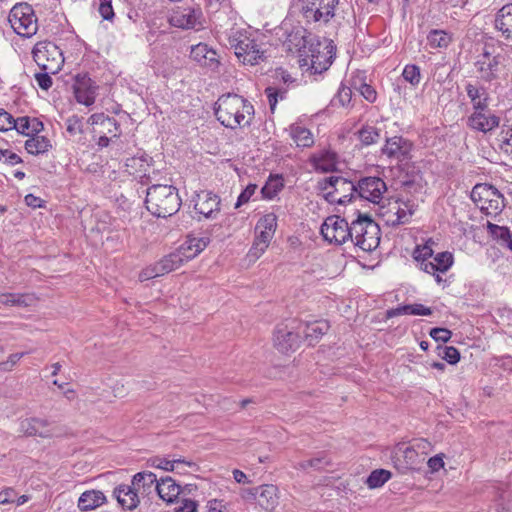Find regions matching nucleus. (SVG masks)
I'll return each mask as SVG.
<instances>
[{
    "label": "nucleus",
    "instance_id": "60",
    "mask_svg": "<svg viewBox=\"0 0 512 512\" xmlns=\"http://www.w3.org/2000/svg\"><path fill=\"white\" fill-rule=\"evenodd\" d=\"M98 10L105 20H111L114 17L111 0H99Z\"/></svg>",
    "mask_w": 512,
    "mask_h": 512
},
{
    "label": "nucleus",
    "instance_id": "45",
    "mask_svg": "<svg viewBox=\"0 0 512 512\" xmlns=\"http://www.w3.org/2000/svg\"><path fill=\"white\" fill-rule=\"evenodd\" d=\"M391 477V473L385 469H376L371 472L366 480L369 488H378L387 482Z\"/></svg>",
    "mask_w": 512,
    "mask_h": 512
},
{
    "label": "nucleus",
    "instance_id": "33",
    "mask_svg": "<svg viewBox=\"0 0 512 512\" xmlns=\"http://www.w3.org/2000/svg\"><path fill=\"white\" fill-rule=\"evenodd\" d=\"M495 27L506 38L512 37V3L504 5L495 18Z\"/></svg>",
    "mask_w": 512,
    "mask_h": 512
},
{
    "label": "nucleus",
    "instance_id": "27",
    "mask_svg": "<svg viewBox=\"0 0 512 512\" xmlns=\"http://www.w3.org/2000/svg\"><path fill=\"white\" fill-rule=\"evenodd\" d=\"M113 495L123 509L134 510L140 502L138 492L133 485H119L114 489Z\"/></svg>",
    "mask_w": 512,
    "mask_h": 512
},
{
    "label": "nucleus",
    "instance_id": "24",
    "mask_svg": "<svg viewBox=\"0 0 512 512\" xmlns=\"http://www.w3.org/2000/svg\"><path fill=\"white\" fill-rule=\"evenodd\" d=\"M277 487L272 484L261 485L252 490L257 504L266 512L272 511L278 504Z\"/></svg>",
    "mask_w": 512,
    "mask_h": 512
},
{
    "label": "nucleus",
    "instance_id": "32",
    "mask_svg": "<svg viewBox=\"0 0 512 512\" xmlns=\"http://www.w3.org/2000/svg\"><path fill=\"white\" fill-rule=\"evenodd\" d=\"M37 297L31 293H3L0 294V305L29 307L36 303Z\"/></svg>",
    "mask_w": 512,
    "mask_h": 512
},
{
    "label": "nucleus",
    "instance_id": "7",
    "mask_svg": "<svg viewBox=\"0 0 512 512\" xmlns=\"http://www.w3.org/2000/svg\"><path fill=\"white\" fill-rule=\"evenodd\" d=\"M229 44L235 50V55L244 64L255 65L263 57L255 40L245 30L233 31L229 36Z\"/></svg>",
    "mask_w": 512,
    "mask_h": 512
},
{
    "label": "nucleus",
    "instance_id": "42",
    "mask_svg": "<svg viewBox=\"0 0 512 512\" xmlns=\"http://www.w3.org/2000/svg\"><path fill=\"white\" fill-rule=\"evenodd\" d=\"M210 243V239L208 237L201 238H189L180 248L185 247L186 256H190V259L197 256L201 251H203L208 244Z\"/></svg>",
    "mask_w": 512,
    "mask_h": 512
},
{
    "label": "nucleus",
    "instance_id": "61",
    "mask_svg": "<svg viewBox=\"0 0 512 512\" xmlns=\"http://www.w3.org/2000/svg\"><path fill=\"white\" fill-rule=\"evenodd\" d=\"M159 276H161V274L158 271L156 263H155L153 265L147 266L139 273V281L144 282V281H147L149 279H153V278H156Z\"/></svg>",
    "mask_w": 512,
    "mask_h": 512
},
{
    "label": "nucleus",
    "instance_id": "2",
    "mask_svg": "<svg viewBox=\"0 0 512 512\" xmlns=\"http://www.w3.org/2000/svg\"><path fill=\"white\" fill-rule=\"evenodd\" d=\"M147 210L156 217L174 215L181 206V198L176 187L167 184H154L146 191Z\"/></svg>",
    "mask_w": 512,
    "mask_h": 512
},
{
    "label": "nucleus",
    "instance_id": "29",
    "mask_svg": "<svg viewBox=\"0 0 512 512\" xmlns=\"http://www.w3.org/2000/svg\"><path fill=\"white\" fill-rule=\"evenodd\" d=\"M155 491L162 500L171 503L181 494V486L171 477H166L157 482Z\"/></svg>",
    "mask_w": 512,
    "mask_h": 512
},
{
    "label": "nucleus",
    "instance_id": "1",
    "mask_svg": "<svg viewBox=\"0 0 512 512\" xmlns=\"http://www.w3.org/2000/svg\"><path fill=\"white\" fill-rule=\"evenodd\" d=\"M214 111L217 120L230 129L249 126L254 115V107L247 99L231 93L218 98Z\"/></svg>",
    "mask_w": 512,
    "mask_h": 512
},
{
    "label": "nucleus",
    "instance_id": "37",
    "mask_svg": "<svg viewBox=\"0 0 512 512\" xmlns=\"http://www.w3.org/2000/svg\"><path fill=\"white\" fill-rule=\"evenodd\" d=\"M487 229L491 237L503 247H507L512 251V234L505 226H499L488 222Z\"/></svg>",
    "mask_w": 512,
    "mask_h": 512
},
{
    "label": "nucleus",
    "instance_id": "48",
    "mask_svg": "<svg viewBox=\"0 0 512 512\" xmlns=\"http://www.w3.org/2000/svg\"><path fill=\"white\" fill-rule=\"evenodd\" d=\"M403 78L412 84L413 86H416L420 83L421 75H420V68L416 65H406L403 73Z\"/></svg>",
    "mask_w": 512,
    "mask_h": 512
},
{
    "label": "nucleus",
    "instance_id": "50",
    "mask_svg": "<svg viewBox=\"0 0 512 512\" xmlns=\"http://www.w3.org/2000/svg\"><path fill=\"white\" fill-rule=\"evenodd\" d=\"M66 126L68 134L72 137L80 135L83 132L82 121L77 116L69 117L66 121Z\"/></svg>",
    "mask_w": 512,
    "mask_h": 512
},
{
    "label": "nucleus",
    "instance_id": "51",
    "mask_svg": "<svg viewBox=\"0 0 512 512\" xmlns=\"http://www.w3.org/2000/svg\"><path fill=\"white\" fill-rule=\"evenodd\" d=\"M438 349L442 350L443 353L441 354V352H439V355H441L449 364H456L460 360V353L455 347L446 346L442 348L439 346Z\"/></svg>",
    "mask_w": 512,
    "mask_h": 512
},
{
    "label": "nucleus",
    "instance_id": "19",
    "mask_svg": "<svg viewBox=\"0 0 512 512\" xmlns=\"http://www.w3.org/2000/svg\"><path fill=\"white\" fill-rule=\"evenodd\" d=\"M201 16L199 9L191 7H177L174 9L169 17V23L172 26L182 29L194 28Z\"/></svg>",
    "mask_w": 512,
    "mask_h": 512
},
{
    "label": "nucleus",
    "instance_id": "23",
    "mask_svg": "<svg viewBox=\"0 0 512 512\" xmlns=\"http://www.w3.org/2000/svg\"><path fill=\"white\" fill-rule=\"evenodd\" d=\"M423 461L424 457L419 456L410 446L403 450L399 448L394 456V466L401 473L415 469Z\"/></svg>",
    "mask_w": 512,
    "mask_h": 512
},
{
    "label": "nucleus",
    "instance_id": "6",
    "mask_svg": "<svg viewBox=\"0 0 512 512\" xmlns=\"http://www.w3.org/2000/svg\"><path fill=\"white\" fill-rule=\"evenodd\" d=\"M300 14L306 23H328L335 15L339 0H298Z\"/></svg>",
    "mask_w": 512,
    "mask_h": 512
},
{
    "label": "nucleus",
    "instance_id": "18",
    "mask_svg": "<svg viewBox=\"0 0 512 512\" xmlns=\"http://www.w3.org/2000/svg\"><path fill=\"white\" fill-rule=\"evenodd\" d=\"M20 432L26 436L51 438L56 435V427L47 419L31 417L20 422Z\"/></svg>",
    "mask_w": 512,
    "mask_h": 512
},
{
    "label": "nucleus",
    "instance_id": "58",
    "mask_svg": "<svg viewBox=\"0 0 512 512\" xmlns=\"http://www.w3.org/2000/svg\"><path fill=\"white\" fill-rule=\"evenodd\" d=\"M256 189L257 185L249 184L239 195L235 207L239 208L241 205L247 203L255 193Z\"/></svg>",
    "mask_w": 512,
    "mask_h": 512
},
{
    "label": "nucleus",
    "instance_id": "3",
    "mask_svg": "<svg viewBox=\"0 0 512 512\" xmlns=\"http://www.w3.org/2000/svg\"><path fill=\"white\" fill-rule=\"evenodd\" d=\"M352 233L350 242L364 252L376 249L380 243V228L368 215L359 214L352 221Z\"/></svg>",
    "mask_w": 512,
    "mask_h": 512
},
{
    "label": "nucleus",
    "instance_id": "43",
    "mask_svg": "<svg viewBox=\"0 0 512 512\" xmlns=\"http://www.w3.org/2000/svg\"><path fill=\"white\" fill-rule=\"evenodd\" d=\"M284 187L281 176H270L266 184L262 187L261 193L264 198L272 199Z\"/></svg>",
    "mask_w": 512,
    "mask_h": 512
},
{
    "label": "nucleus",
    "instance_id": "36",
    "mask_svg": "<svg viewBox=\"0 0 512 512\" xmlns=\"http://www.w3.org/2000/svg\"><path fill=\"white\" fill-rule=\"evenodd\" d=\"M149 465L151 467L160 468L165 471H175L176 468H179L180 465L182 466H189V467H195L196 464L192 461H188L184 458H177V459H166V458H160L155 457L148 461Z\"/></svg>",
    "mask_w": 512,
    "mask_h": 512
},
{
    "label": "nucleus",
    "instance_id": "16",
    "mask_svg": "<svg viewBox=\"0 0 512 512\" xmlns=\"http://www.w3.org/2000/svg\"><path fill=\"white\" fill-rule=\"evenodd\" d=\"M357 195L372 203L378 204L387 190L386 183L379 177H364L356 185Z\"/></svg>",
    "mask_w": 512,
    "mask_h": 512
},
{
    "label": "nucleus",
    "instance_id": "15",
    "mask_svg": "<svg viewBox=\"0 0 512 512\" xmlns=\"http://www.w3.org/2000/svg\"><path fill=\"white\" fill-rule=\"evenodd\" d=\"M501 56L494 55V46L485 44L480 59L476 66L480 77L485 81H491L498 76L500 71Z\"/></svg>",
    "mask_w": 512,
    "mask_h": 512
},
{
    "label": "nucleus",
    "instance_id": "5",
    "mask_svg": "<svg viewBox=\"0 0 512 512\" xmlns=\"http://www.w3.org/2000/svg\"><path fill=\"white\" fill-rule=\"evenodd\" d=\"M319 188L325 192V199L330 203L345 204L357 193L356 185L341 176H330L319 182Z\"/></svg>",
    "mask_w": 512,
    "mask_h": 512
},
{
    "label": "nucleus",
    "instance_id": "10",
    "mask_svg": "<svg viewBox=\"0 0 512 512\" xmlns=\"http://www.w3.org/2000/svg\"><path fill=\"white\" fill-rule=\"evenodd\" d=\"M352 222L338 215L327 217L321 225V235L330 244L342 245L351 240Z\"/></svg>",
    "mask_w": 512,
    "mask_h": 512
},
{
    "label": "nucleus",
    "instance_id": "8",
    "mask_svg": "<svg viewBox=\"0 0 512 512\" xmlns=\"http://www.w3.org/2000/svg\"><path fill=\"white\" fill-rule=\"evenodd\" d=\"M13 30L20 36L31 37L38 30L37 18L28 3H18L12 7L8 16Z\"/></svg>",
    "mask_w": 512,
    "mask_h": 512
},
{
    "label": "nucleus",
    "instance_id": "21",
    "mask_svg": "<svg viewBox=\"0 0 512 512\" xmlns=\"http://www.w3.org/2000/svg\"><path fill=\"white\" fill-rule=\"evenodd\" d=\"M194 202V209L205 218H214L220 211L221 200L212 192L201 191L196 195Z\"/></svg>",
    "mask_w": 512,
    "mask_h": 512
},
{
    "label": "nucleus",
    "instance_id": "31",
    "mask_svg": "<svg viewBox=\"0 0 512 512\" xmlns=\"http://www.w3.org/2000/svg\"><path fill=\"white\" fill-rule=\"evenodd\" d=\"M106 502L102 491L88 490L81 494L78 500V507L81 511H89L98 508Z\"/></svg>",
    "mask_w": 512,
    "mask_h": 512
},
{
    "label": "nucleus",
    "instance_id": "44",
    "mask_svg": "<svg viewBox=\"0 0 512 512\" xmlns=\"http://www.w3.org/2000/svg\"><path fill=\"white\" fill-rule=\"evenodd\" d=\"M428 42L434 48H445L451 42V36L443 30H432L428 34Z\"/></svg>",
    "mask_w": 512,
    "mask_h": 512
},
{
    "label": "nucleus",
    "instance_id": "26",
    "mask_svg": "<svg viewBox=\"0 0 512 512\" xmlns=\"http://www.w3.org/2000/svg\"><path fill=\"white\" fill-rule=\"evenodd\" d=\"M189 260L190 256H186L185 247H183L161 258L156 262V266L161 276H163L178 269Z\"/></svg>",
    "mask_w": 512,
    "mask_h": 512
},
{
    "label": "nucleus",
    "instance_id": "47",
    "mask_svg": "<svg viewBox=\"0 0 512 512\" xmlns=\"http://www.w3.org/2000/svg\"><path fill=\"white\" fill-rule=\"evenodd\" d=\"M433 255V250L429 242L424 244L423 246H417L413 252V258L419 264V268L421 269V264L424 262H430L429 259Z\"/></svg>",
    "mask_w": 512,
    "mask_h": 512
},
{
    "label": "nucleus",
    "instance_id": "64",
    "mask_svg": "<svg viewBox=\"0 0 512 512\" xmlns=\"http://www.w3.org/2000/svg\"><path fill=\"white\" fill-rule=\"evenodd\" d=\"M16 492L13 488H5L0 492V504H10L15 501Z\"/></svg>",
    "mask_w": 512,
    "mask_h": 512
},
{
    "label": "nucleus",
    "instance_id": "12",
    "mask_svg": "<svg viewBox=\"0 0 512 512\" xmlns=\"http://www.w3.org/2000/svg\"><path fill=\"white\" fill-rule=\"evenodd\" d=\"M277 228V216L274 213L264 215L256 224L257 236L252 250L254 254H262L270 244Z\"/></svg>",
    "mask_w": 512,
    "mask_h": 512
},
{
    "label": "nucleus",
    "instance_id": "13",
    "mask_svg": "<svg viewBox=\"0 0 512 512\" xmlns=\"http://www.w3.org/2000/svg\"><path fill=\"white\" fill-rule=\"evenodd\" d=\"M417 209V205L411 201H395L390 203L389 207L380 213L385 221L390 226H398L409 222L411 216Z\"/></svg>",
    "mask_w": 512,
    "mask_h": 512
},
{
    "label": "nucleus",
    "instance_id": "49",
    "mask_svg": "<svg viewBox=\"0 0 512 512\" xmlns=\"http://www.w3.org/2000/svg\"><path fill=\"white\" fill-rule=\"evenodd\" d=\"M351 99H352L351 89L349 87L342 85L338 89V93L333 100V104L336 105L338 103L340 106L346 107L350 104Z\"/></svg>",
    "mask_w": 512,
    "mask_h": 512
},
{
    "label": "nucleus",
    "instance_id": "30",
    "mask_svg": "<svg viewBox=\"0 0 512 512\" xmlns=\"http://www.w3.org/2000/svg\"><path fill=\"white\" fill-rule=\"evenodd\" d=\"M159 482L152 472H139L132 478V485L137 492L141 491L142 495H149L155 491V486Z\"/></svg>",
    "mask_w": 512,
    "mask_h": 512
},
{
    "label": "nucleus",
    "instance_id": "4",
    "mask_svg": "<svg viewBox=\"0 0 512 512\" xmlns=\"http://www.w3.org/2000/svg\"><path fill=\"white\" fill-rule=\"evenodd\" d=\"M471 199L488 216L498 215L505 207L503 195L494 186L486 183L473 187Z\"/></svg>",
    "mask_w": 512,
    "mask_h": 512
},
{
    "label": "nucleus",
    "instance_id": "52",
    "mask_svg": "<svg viewBox=\"0 0 512 512\" xmlns=\"http://www.w3.org/2000/svg\"><path fill=\"white\" fill-rule=\"evenodd\" d=\"M409 446L421 457L427 455L431 450V443L423 438L414 439Z\"/></svg>",
    "mask_w": 512,
    "mask_h": 512
},
{
    "label": "nucleus",
    "instance_id": "34",
    "mask_svg": "<svg viewBox=\"0 0 512 512\" xmlns=\"http://www.w3.org/2000/svg\"><path fill=\"white\" fill-rule=\"evenodd\" d=\"M310 163L316 171L330 172L335 169L336 157L334 153L329 151L313 154Z\"/></svg>",
    "mask_w": 512,
    "mask_h": 512
},
{
    "label": "nucleus",
    "instance_id": "46",
    "mask_svg": "<svg viewBox=\"0 0 512 512\" xmlns=\"http://www.w3.org/2000/svg\"><path fill=\"white\" fill-rule=\"evenodd\" d=\"M380 137L379 131L373 126H364L359 131V139L364 145H371L378 141Z\"/></svg>",
    "mask_w": 512,
    "mask_h": 512
},
{
    "label": "nucleus",
    "instance_id": "39",
    "mask_svg": "<svg viewBox=\"0 0 512 512\" xmlns=\"http://www.w3.org/2000/svg\"><path fill=\"white\" fill-rule=\"evenodd\" d=\"M329 325L327 322H314L306 324L303 330L305 339L310 346H313L319 339L327 333Z\"/></svg>",
    "mask_w": 512,
    "mask_h": 512
},
{
    "label": "nucleus",
    "instance_id": "38",
    "mask_svg": "<svg viewBox=\"0 0 512 512\" xmlns=\"http://www.w3.org/2000/svg\"><path fill=\"white\" fill-rule=\"evenodd\" d=\"M44 129L43 123L37 119L29 117H20L16 119L15 130L19 134L26 136L35 135Z\"/></svg>",
    "mask_w": 512,
    "mask_h": 512
},
{
    "label": "nucleus",
    "instance_id": "9",
    "mask_svg": "<svg viewBox=\"0 0 512 512\" xmlns=\"http://www.w3.org/2000/svg\"><path fill=\"white\" fill-rule=\"evenodd\" d=\"M33 59L41 70L59 72L64 63V57L59 47L50 41L38 42L33 50Z\"/></svg>",
    "mask_w": 512,
    "mask_h": 512
},
{
    "label": "nucleus",
    "instance_id": "55",
    "mask_svg": "<svg viewBox=\"0 0 512 512\" xmlns=\"http://www.w3.org/2000/svg\"><path fill=\"white\" fill-rule=\"evenodd\" d=\"M500 148L505 153H512V129H507L506 131H502L500 134Z\"/></svg>",
    "mask_w": 512,
    "mask_h": 512
},
{
    "label": "nucleus",
    "instance_id": "25",
    "mask_svg": "<svg viewBox=\"0 0 512 512\" xmlns=\"http://www.w3.org/2000/svg\"><path fill=\"white\" fill-rule=\"evenodd\" d=\"M190 57L201 66L212 70L217 68L219 64L216 51L210 49L205 43H199L192 46Z\"/></svg>",
    "mask_w": 512,
    "mask_h": 512
},
{
    "label": "nucleus",
    "instance_id": "22",
    "mask_svg": "<svg viewBox=\"0 0 512 512\" xmlns=\"http://www.w3.org/2000/svg\"><path fill=\"white\" fill-rule=\"evenodd\" d=\"M74 95L77 102L90 106L95 102L96 87L86 75H77L73 85Z\"/></svg>",
    "mask_w": 512,
    "mask_h": 512
},
{
    "label": "nucleus",
    "instance_id": "20",
    "mask_svg": "<svg viewBox=\"0 0 512 512\" xmlns=\"http://www.w3.org/2000/svg\"><path fill=\"white\" fill-rule=\"evenodd\" d=\"M300 336L287 328L278 326L274 334V346L281 353L294 352L300 347Z\"/></svg>",
    "mask_w": 512,
    "mask_h": 512
},
{
    "label": "nucleus",
    "instance_id": "56",
    "mask_svg": "<svg viewBox=\"0 0 512 512\" xmlns=\"http://www.w3.org/2000/svg\"><path fill=\"white\" fill-rule=\"evenodd\" d=\"M430 336L437 342H448L452 336V332L446 328H432Z\"/></svg>",
    "mask_w": 512,
    "mask_h": 512
},
{
    "label": "nucleus",
    "instance_id": "54",
    "mask_svg": "<svg viewBox=\"0 0 512 512\" xmlns=\"http://www.w3.org/2000/svg\"><path fill=\"white\" fill-rule=\"evenodd\" d=\"M56 73L57 72H48V70H42V72L35 74V80L41 89L48 90L52 86V78L50 75Z\"/></svg>",
    "mask_w": 512,
    "mask_h": 512
},
{
    "label": "nucleus",
    "instance_id": "11",
    "mask_svg": "<svg viewBox=\"0 0 512 512\" xmlns=\"http://www.w3.org/2000/svg\"><path fill=\"white\" fill-rule=\"evenodd\" d=\"M309 52L311 69H313L315 73H322L332 64L336 55V46L332 40L324 38L322 41H317L316 44H312Z\"/></svg>",
    "mask_w": 512,
    "mask_h": 512
},
{
    "label": "nucleus",
    "instance_id": "28",
    "mask_svg": "<svg viewBox=\"0 0 512 512\" xmlns=\"http://www.w3.org/2000/svg\"><path fill=\"white\" fill-rule=\"evenodd\" d=\"M453 264V255L450 252H441L434 257V261L424 262L421 264V270L435 275L436 272L445 273Z\"/></svg>",
    "mask_w": 512,
    "mask_h": 512
},
{
    "label": "nucleus",
    "instance_id": "62",
    "mask_svg": "<svg viewBox=\"0 0 512 512\" xmlns=\"http://www.w3.org/2000/svg\"><path fill=\"white\" fill-rule=\"evenodd\" d=\"M358 90L360 94L371 103H373L377 98L375 89L366 83H362Z\"/></svg>",
    "mask_w": 512,
    "mask_h": 512
},
{
    "label": "nucleus",
    "instance_id": "59",
    "mask_svg": "<svg viewBox=\"0 0 512 512\" xmlns=\"http://www.w3.org/2000/svg\"><path fill=\"white\" fill-rule=\"evenodd\" d=\"M412 304L400 305L386 311V318L390 319L400 315H412Z\"/></svg>",
    "mask_w": 512,
    "mask_h": 512
},
{
    "label": "nucleus",
    "instance_id": "35",
    "mask_svg": "<svg viewBox=\"0 0 512 512\" xmlns=\"http://www.w3.org/2000/svg\"><path fill=\"white\" fill-rule=\"evenodd\" d=\"M290 136L298 147L309 148L314 144L311 131L303 126L293 124L290 126Z\"/></svg>",
    "mask_w": 512,
    "mask_h": 512
},
{
    "label": "nucleus",
    "instance_id": "14",
    "mask_svg": "<svg viewBox=\"0 0 512 512\" xmlns=\"http://www.w3.org/2000/svg\"><path fill=\"white\" fill-rule=\"evenodd\" d=\"M413 144L402 136L387 138L381 153L397 164L411 159Z\"/></svg>",
    "mask_w": 512,
    "mask_h": 512
},
{
    "label": "nucleus",
    "instance_id": "63",
    "mask_svg": "<svg viewBox=\"0 0 512 512\" xmlns=\"http://www.w3.org/2000/svg\"><path fill=\"white\" fill-rule=\"evenodd\" d=\"M312 463V468L314 469H322L325 466H328L331 464V461L327 458L325 453H319L316 457H313L310 459Z\"/></svg>",
    "mask_w": 512,
    "mask_h": 512
},
{
    "label": "nucleus",
    "instance_id": "57",
    "mask_svg": "<svg viewBox=\"0 0 512 512\" xmlns=\"http://www.w3.org/2000/svg\"><path fill=\"white\" fill-rule=\"evenodd\" d=\"M265 94L267 95V98H268L270 110L272 112H274L277 102H278V97H280L282 99L283 93L280 92L277 88L267 87L265 89Z\"/></svg>",
    "mask_w": 512,
    "mask_h": 512
},
{
    "label": "nucleus",
    "instance_id": "53",
    "mask_svg": "<svg viewBox=\"0 0 512 512\" xmlns=\"http://www.w3.org/2000/svg\"><path fill=\"white\" fill-rule=\"evenodd\" d=\"M16 119L6 112L4 109H0V131H8L15 129Z\"/></svg>",
    "mask_w": 512,
    "mask_h": 512
},
{
    "label": "nucleus",
    "instance_id": "41",
    "mask_svg": "<svg viewBox=\"0 0 512 512\" xmlns=\"http://www.w3.org/2000/svg\"><path fill=\"white\" fill-rule=\"evenodd\" d=\"M51 148V143L45 136L33 135L25 142V149L28 153L38 155L47 152Z\"/></svg>",
    "mask_w": 512,
    "mask_h": 512
},
{
    "label": "nucleus",
    "instance_id": "40",
    "mask_svg": "<svg viewBox=\"0 0 512 512\" xmlns=\"http://www.w3.org/2000/svg\"><path fill=\"white\" fill-rule=\"evenodd\" d=\"M466 92L473 104L474 110L488 107V94L484 88L469 83L466 85Z\"/></svg>",
    "mask_w": 512,
    "mask_h": 512
},
{
    "label": "nucleus",
    "instance_id": "17",
    "mask_svg": "<svg viewBox=\"0 0 512 512\" xmlns=\"http://www.w3.org/2000/svg\"><path fill=\"white\" fill-rule=\"evenodd\" d=\"M500 118L492 113L488 107L475 109L467 119V125L476 131L488 133L497 128Z\"/></svg>",
    "mask_w": 512,
    "mask_h": 512
}]
</instances>
